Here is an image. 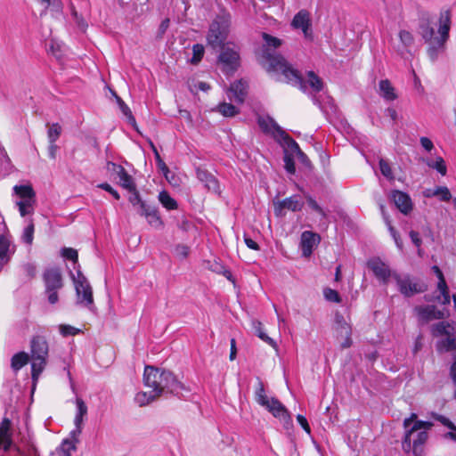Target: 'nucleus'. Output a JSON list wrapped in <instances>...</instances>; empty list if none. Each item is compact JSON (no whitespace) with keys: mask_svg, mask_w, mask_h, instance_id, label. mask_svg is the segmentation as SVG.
Instances as JSON below:
<instances>
[{"mask_svg":"<svg viewBox=\"0 0 456 456\" xmlns=\"http://www.w3.org/2000/svg\"><path fill=\"white\" fill-rule=\"evenodd\" d=\"M264 44L256 53L258 63L268 73L283 77L287 83L305 86L301 72L296 69L277 49L282 40L266 32L262 33Z\"/></svg>","mask_w":456,"mask_h":456,"instance_id":"f257e3e1","label":"nucleus"},{"mask_svg":"<svg viewBox=\"0 0 456 456\" xmlns=\"http://www.w3.org/2000/svg\"><path fill=\"white\" fill-rule=\"evenodd\" d=\"M143 382L144 386L153 389L159 397L166 394L179 395L184 389L183 385L171 371L153 366L145 367Z\"/></svg>","mask_w":456,"mask_h":456,"instance_id":"f03ea898","label":"nucleus"},{"mask_svg":"<svg viewBox=\"0 0 456 456\" xmlns=\"http://www.w3.org/2000/svg\"><path fill=\"white\" fill-rule=\"evenodd\" d=\"M451 23V12L449 10L441 11L438 27L439 37L427 42L428 44L427 54L433 62L436 61L445 53Z\"/></svg>","mask_w":456,"mask_h":456,"instance_id":"7ed1b4c3","label":"nucleus"},{"mask_svg":"<svg viewBox=\"0 0 456 456\" xmlns=\"http://www.w3.org/2000/svg\"><path fill=\"white\" fill-rule=\"evenodd\" d=\"M231 17L229 14L217 15L209 24L207 33V44L213 50L224 46L226 44L230 33Z\"/></svg>","mask_w":456,"mask_h":456,"instance_id":"20e7f679","label":"nucleus"},{"mask_svg":"<svg viewBox=\"0 0 456 456\" xmlns=\"http://www.w3.org/2000/svg\"><path fill=\"white\" fill-rule=\"evenodd\" d=\"M31 376L34 382L44 370L48 357V344L42 337H35L30 343Z\"/></svg>","mask_w":456,"mask_h":456,"instance_id":"39448f33","label":"nucleus"},{"mask_svg":"<svg viewBox=\"0 0 456 456\" xmlns=\"http://www.w3.org/2000/svg\"><path fill=\"white\" fill-rule=\"evenodd\" d=\"M256 401L270 411L273 417L280 419L285 425H291L292 419L285 406L276 398H269L262 381L258 380V387L256 390Z\"/></svg>","mask_w":456,"mask_h":456,"instance_id":"423d86ee","label":"nucleus"},{"mask_svg":"<svg viewBox=\"0 0 456 456\" xmlns=\"http://www.w3.org/2000/svg\"><path fill=\"white\" fill-rule=\"evenodd\" d=\"M217 50L220 51L217 61L222 70L226 74L234 73L240 65L239 48L234 44L228 42Z\"/></svg>","mask_w":456,"mask_h":456,"instance_id":"0eeeda50","label":"nucleus"},{"mask_svg":"<svg viewBox=\"0 0 456 456\" xmlns=\"http://www.w3.org/2000/svg\"><path fill=\"white\" fill-rule=\"evenodd\" d=\"M75 284L77 304L82 305L90 310L94 308L93 289L80 270H77V275H72Z\"/></svg>","mask_w":456,"mask_h":456,"instance_id":"6e6552de","label":"nucleus"},{"mask_svg":"<svg viewBox=\"0 0 456 456\" xmlns=\"http://www.w3.org/2000/svg\"><path fill=\"white\" fill-rule=\"evenodd\" d=\"M313 102L323 112L336 111V105L333 98L328 94L326 87H300Z\"/></svg>","mask_w":456,"mask_h":456,"instance_id":"1a4fd4ad","label":"nucleus"},{"mask_svg":"<svg viewBox=\"0 0 456 456\" xmlns=\"http://www.w3.org/2000/svg\"><path fill=\"white\" fill-rule=\"evenodd\" d=\"M14 193L20 198L16 201L19 212L21 216L30 215L34 211L35 192L29 185H15Z\"/></svg>","mask_w":456,"mask_h":456,"instance_id":"9d476101","label":"nucleus"},{"mask_svg":"<svg viewBox=\"0 0 456 456\" xmlns=\"http://www.w3.org/2000/svg\"><path fill=\"white\" fill-rule=\"evenodd\" d=\"M393 278L395 281L399 291L404 297H411L415 294L424 292L427 286L418 282H414L409 274L401 275L395 272L393 273Z\"/></svg>","mask_w":456,"mask_h":456,"instance_id":"9b49d317","label":"nucleus"},{"mask_svg":"<svg viewBox=\"0 0 456 456\" xmlns=\"http://www.w3.org/2000/svg\"><path fill=\"white\" fill-rule=\"evenodd\" d=\"M257 124L261 130L272 135L275 140H282L285 143L290 136L269 116H258Z\"/></svg>","mask_w":456,"mask_h":456,"instance_id":"f8f14e48","label":"nucleus"},{"mask_svg":"<svg viewBox=\"0 0 456 456\" xmlns=\"http://www.w3.org/2000/svg\"><path fill=\"white\" fill-rule=\"evenodd\" d=\"M367 266L370 269L375 277L383 284H387L390 277H393L392 271L389 266L380 260L379 257H374L367 262Z\"/></svg>","mask_w":456,"mask_h":456,"instance_id":"ddd939ff","label":"nucleus"},{"mask_svg":"<svg viewBox=\"0 0 456 456\" xmlns=\"http://www.w3.org/2000/svg\"><path fill=\"white\" fill-rule=\"evenodd\" d=\"M303 207L304 202L302 201L300 196L293 195L282 200L274 202V213L277 216H281L284 215L285 209L297 212L300 211Z\"/></svg>","mask_w":456,"mask_h":456,"instance_id":"4468645a","label":"nucleus"},{"mask_svg":"<svg viewBox=\"0 0 456 456\" xmlns=\"http://www.w3.org/2000/svg\"><path fill=\"white\" fill-rule=\"evenodd\" d=\"M433 423L431 421L425 420H416L415 423L411 426V429L408 430L407 433L403 435V438L402 441V449L404 452L409 453L411 450V436L415 434V432L419 430H428L431 429L433 427Z\"/></svg>","mask_w":456,"mask_h":456,"instance_id":"2eb2a0df","label":"nucleus"},{"mask_svg":"<svg viewBox=\"0 0 456 456\" xmlns=\"http://www.w3.org/2000/svg\"><path fill=\"white\" fill-rule=\"evenodd\" d=\"M291 25L295 28H300L305 37L312 39V29H311V20L310 13L308 11L303 9L300 10L293 18Z\"/></svg>","mask_w":456,"mask_h":456,"instance_id":"dca6fc26","label":"nucleus"},{"mask_svg":"<svg viewBox=\"0 0 456 456\" xmlns=\"http://www.w3.org/2000/svg\"><path fill=\"white\" fill-rule=\"evenodd\" d=\"M321 240V237L313 232L305 231L301 234L300 248L302 255L308 257L312 255L314 247H316Z\"/></svg>","mask_w":456,"mask_h":456,"instance_id":"f3484780","label":"nucleus"},{"mask_svg":"<svg viewBox=\"0 0 456 456\" xmlns=\"http://www.w3.org/2000/svg\"><path fill=\"white\" fill-rule=\"evenodd\" d=\"M419 320L422 322H428L432 320H441L444 318V313L438 310L435 305L416 306L414 308Z\"/></svg>","mask_w":456,"mask_h":456,"instance_id":"a211bd4d","label":"nucleus"},{"mask_svg":"<svg viewBox=\"0 0 456 456\" xmlns=\"http://www.w3.org/2000/svg\"><path fill=\"white\" fill-rule=\"evenodd\" d=\"M418 33L421 36L425 42L430 41L435 38V29L432 26V20L429 13L423 12L419 16L418 24Z\"/></svg>","mask_w":456,"mask_h":456,"instance_id":"6ab92c4d","label":"nucleus"},{"mask_svg":"<svg viewBox=\"0 0 456 456\" xmlns=\"http://www.w3.org/2000/svg\"><path fill=\"white\" fill-rule=\"evenodd\" d=\"M15 252V246L11 240L5 236H0V272L5 265L9 263L12 256Z\"/></svg>","mask_w":456,"mask_h":456,"instance_id":"aec40b11","label":"nucleus"},{"mask_svg":"<svg viewBox=\"0 0 456 456\" xmlns=\"http://www.w3.org/2000/svg\"><path fill=\"white\" fill-rule=\"evenodd\" d=\"M432 270L438 278L437 289L439 290L440 295L436 297V300L443 305H449L451 297L444 276L437 265H434Z\"/></svg>","mask_w":456,"mask_h":456,"instance_id":"412c9836","label":"nucleus"},{"mask_svg":"<svg viewBox=\"0 0 456 456\" xmlns=\"http://www.w3.org/2000/svg\"><path fill=\"white\" fill-rule=\"evenodd\" d=\"M391 198L396 208L404 215L409 214L412 210V202L410 196L398 190L391 191Z\"/></svg>","mask_w":456,"mask_h":456,"instance_id":"4be33fe9","label":"nucleus"},{"mask_svg":"<svg viewBox=\"0 0 456 456\" xmlns=\"http://www.w3.org/2000/svg\"><path fill=\"white\" fill-rule=\"evenodd\" d=\"M109 167H111L112 171H114L118 177L119 178V184L126 189L127 191H133L134 190L135 184L133 181V178L126 171V169L118 164H116L114 162H108Z\"/></svg>","mask_w":456,"mask_h":456,"instance_id":"5701e85b","label":"nucleus"},{"mask_svg":"<svg viewBox=\"0 0 456 456\" xmlns=\"http://www.w3.org/2000/svg\"><path fill=\"white\" fill-rule=\"evenodd\" d=\"M45 289H60L62 287L61 273L58 268H50L44 273Z\"/></svg>","mask_w":456,"mask_h":456,"instance_id":"b1692460","label":"nucleus"},{"mask_svg":"<svg viewBox=\"0 0 456 456\" xmlns=\"http://www.w3.org/2000/svg\"><path fill=\"white\" fill-rule=\"evenodd\" d=\"M400 44L394 46L398 54L403 57L406 53H410V48L414 44V37L412 34L405 29H401L398 33Z\"/></svg>","mask_w":456,"mask_h":456,"instance_id":"393cba45","label":"nucleus"},{"mask_svg":"<svg viewBox=\"0 0 456 456\" xmlns=\"http://www.w3.org/2000/svg\"><path fill=\"white\" fill-rule=\"evenodd\" d=\"M12 444V431H11V420L7 418H4L0 423V447L4 452L10 450Z\"/></svg>","mask_w":456,"mask_h":456,"instance_id":"a878e982","label":"nucleus"},{"mask_svg":"<svg viewBox=\"0 0 456 456\" xmlns=\"http://www.w3.org/2000/svg\"><path fill=\"white\" fill-rule=\"evenodd\" d=\"M197 178L204 184V186L214 192L219 191V183L217 179L208 171L197 168L196 170Z\"/></svg>","mask_w":456,"mask_h":456,"instance_id":"bb28decb","label":"nucleus"},{"mask_svg":"<svg viewBox=\"0 0 456 456\" xmlns=\"http://www.w3.org/2000/svg\"><path fill=\"white\" fill-rule=\"evenodd\" d=\"M138 213L141 216H145L150 225L155 228L162 226L163 223L158 215V211L155 207H151L150 205H142V211H138Z\"/></svg>","mask_w":456,"mask_h":456,"instance_id":"cd10ccee","label":"nucleus"},{"mask_svg":"<svg viewBox=\"0 0 456 456\" xmlns=\"http://www.w3.org/2000/svg\"><path fill=\"white\" fill-rule=\"evenodd\" d=\"M248 87H226L227 98L236 104H242L248 95Z\"/></svg>","mask_w":456,"mask_h":456,"instance_id":"c85d7f7f","label":"nucleus"},{"mask_svg":"<svg viewBox=\"0 0 456 456\" xmlns=\"http://www.w3.org/2000/svg\"><path fill=\"white\" fill-rule=\"evenodd\" d=\"M416 433V436L414 438H412V436H411V450L413 454L415 456H419L420 452H419V448L422 446L428 438V434L425 430H419Z\"/></svg>","mask_w":456,"mask_h":456,"instance_id":"c756f323","label":"nucleus"},{"mask_svg":"<svg viewBox=\"0 0 456 456\" xmlns=\"http://www.w3.org/2000/svg\"><path fill=\"white\" fill-rule=\"evenodd\" d=\"M108 89H109V92L110 93V94L115 98L123 115L127 118L128 122L130 124H134L135 118L133 116L130 108L125 103V102L122 100V98L118 95V94L112 89V87H108Z\"/></svg>","mask_w":456,"mask_h":456,"instance_id":"7c9ffc66","label":"nucleus"},{"mask_svg":"<svg viewBox=\"0 0 456 456\" xmlns=\"http://www.w3.org/2000/svg\"><path fill=\"white\" fill-rule=\"evenodd\" d=\"M77 411L74 418V424L82 425L87 416V406L80 397L76 399Z\"/></svg>","mask_w":456,"mask_h":456,"instance_id":"2f4dec72","label":"nucleus"},{"mask_svg":"<svg viewBox=\"0 0 456 456\" xmlns=\"http://www.w3.org/2000/svg\"><path fill=\"white\" fill-rule=\"evenodd\" d=\"M252 324L255 334L261 340L267 343L273 348L277 347L276 342L265 332L262 322H260L259 321H253Z\"/></svg>","mask_w":456,"mask_h":456,"instance_id":"473e14b6","label":"nucleus"},{"mask_svg":"<svg viewBox=\"0 0 456 456\" xmlns=\"http://www.w3.org/2000/svg\"><path fill=\"white\" fill-rule=\"evenodd\" d=\"M158 394H156L153 389L151 392L141 391L135 395L134 402L140 406H145L153 402L158 398Z\"/></svg>","mask_w":456,"mask_h":456,"instance_id":"72a5a7b5","label":"nucleus"},{"mask_svg":"<svg viewBox=\"0 0 456 456\" xmlns=\"http://www.w3.org/2000/svg\"><path fill=\"white\" fill-rule=\"evenodd\" d=\"M76 450V444L70 439H64L61 445L56 448L53 455L56 456H71L72 452Z\"/></svg>","mask_w":456,"mask_h":456,"instance_id":"f704fd0d","label":"nucleus"},{"mask_svg":"<svg viewBox=\"0 0 456 456\" xmlns=\"http://www.w3.org/2000/svg\"><path fill=\"white\" fill-rule=\"evenodd\" d=\"M285 145L288 147V149L295 153L298 159L305 165H308L310 163L307 156L301 151L299 145L297 142L290 137L286 142Z\"/></svg>","mask_w":456,"mask_h":456,"instance_id":"c9c22d12","label":"nucleus"},{"mask_svg":"<svg viewBox=\"0 0 456 456\" xmlns=\"http://www.w3.org/2000/svg\"><path fill=\"white\" fill-rule=\"evenodd\" d=\"M454 328L446 322H439L435 323L431 327V333L434 337H439L444 335H450L451 331H453Z\"/></svg>","mask_w":456,"mask_h":456,"instance_id":"e433bc0d","label":"nucleus"},{"mask_svg":"<svg viewBox=\"0 0 456 456\" xmlns=\"http://www.w3.org/2000/svg\"><path fill=\"white\" fill-rule=\"evenodd\" d=\"M423 161L426 163L427 166L429 167L436 169L438 173H440L442 175H445L447 172V167L445 165V162L444 159L440 156H437L436 159H423Z\"/></svg>","mask_w":456,"mask_h":456,"instance_id":"4c0bfd02","label":"nucleus"},{"mask_svg":"<svg viewBox=\"0 0 456 456\" xmlns=\"http://www.w3.org/2000/svg\"><path fill=\"white\" fill-rule=\"evenodd\" d=\"M28 360H29V356L27 353L20 352L18 354H15L12 357L11 366L14 371H18L24 365H26L28 363Z\"/></svg>","mask_w":456,"mask_h":456,"instance_id":"58836bf2","label":"nucleus"},{"mask_svg":"<svg viewBox=\"0 0 456 456\" xmlns=\"http://www.w3.org/2000/svg\"><path fill=\"white\" fill-rule=\"evenodd\" d=\"M159 200L164 208L167 210H174L177 208V202L173 199L166 191H162L159 194Z\"/></svg>","mask_w":456,"mask_h":456,"instance_id":"ea45409f","label":"nucleus"},{"mask_svg":"<svg viewBox=\"0 0 456 456\" xmlns=\"http://www.w3.org/2000/svg\"><path fill=\"white\" fill-rule=\"evenodd\" d=\"M218 112L224 117L232 118L239 114V109L232 103L222 102L216 107Z\"/></svg>","mask_w":456,"mask_h":456,"instance_id":"a19ab883","label":"nucleus"},{"mask_svg":"<svg viewBox=\"0 0 456 456\" xmlns=\"http://www.w3.org/2000/svg\"><path fill=\"white\" fill-rule=\"evenodd\" d=\"M69 9H70L71 16H72L73 20H75L78 28L81 29L82 31H85L88 25H87V22L86 21V20L84 19V17L82 16V14H79L77 12V11L73 4H71L69 5Z\"/></svg>","mask_w":456,"mask_h":456,"instance_id":"79ce46f5","label":"nucleus"},{"mask_svg":"<svg viewBox=\"0 0 456 456\" xmlns=\"http://www.w3.org/2000/svg\"><path fill=\"white\" fill-rule=\"evenodd\" d=\"M380 209L382 211V214L384 216V218H385V221H386V224L388 227V230L390 232V234L391 236L393 237L397 248L399 249H402L403 248V241L402 240L400 239V236L399 234L397 233V232L395 231V229L393 227V225L391 224V222L389 221L388 217H387L385 216V213H384V206L383 205H380Z\"/></svg>","mask_w":456,"mask_h":456,"instance_id":"37998d69","label":"nucleus"},{"mask_svg":"<svg viewBox=\"0 0 456 456\" xmlns=\"http://www.w3.org/2000/svg\"><path fill=\"white\" fill-rule=\"evenodd\" d=\"M205 48L201 44H195L192 46V57L190 60L191 64H198L203 58Z\"/></svg>","mask_w":456,"mask_h":456,"instance_id":"c03bdc74","label":"nucleus"},{"mask_svg":"<svg viewBox=\"0 0 456 456\" xmlns=\"http://www.w3.org/2000/svg\"><path fill=\"white\" fill-rule=\"evenodd\" d=\"M377 93L387 102L394 101L397 97L395 87H378Z\"/></svg>","mask_w":456,"mask_h":456,"instance_id":"a18cd8bd","label":"nucleus"},{"mask_svg":"<svg viewBox=\"0 0 456 456\" xmlns=\"http://www.w3.org/2000/svg\"><path fill=\"white\" fill-rule=\"evenodd\" d=\"M34 239V224L30 221L29 224L24 228L21 240L26 244H32Z\"/></svg>","mask_w":456,"mask_h":456,"instance_id":"49530a36","label":"nucleus"},{"mask_svg":"<svg viewBox=\"0 0 456 456\" xmlns=\"http://www.w3.org/2000/svg\"><path fill=\"white\" fill-rule=\"evenodd\" d=\"M61 133V127L58 123L53 124L47 133L49 142H56Z\"/></svg>","mask_w":456,"mask_h":456,"instance_id":"de8ad7c7","label":"nucleus"},{"mask_svg":"<svg viewBox=\"0 0 456 456\" xmlns=\"http://www.w3.org/2000/svg\"><path fill=\"white\" fill-rule=\"evenodd\" d=\"M306 201L308 206L319 215H321L323 218L327 217V213L324 209L316 202V200L309 194L305 195Z\"/></svg>","mask_w":456,"mask_h":456,"instance_id":"09e8293b","label":"nucleus"},{"mask_svg":"<svg viewBox=\"0 0 456 456\" xmlns=\"http://www.w3.org/2000/svg\"><path fill=\"white\" fill-rule=\"evenodd\" d=\"M131 192V195L128 198L129 202L134 206H139L138 211H142V206L147 205L140 197L139 192L136 190V187H134V190L129 191Z\"/></svg>","mask_w":456,"mask_h":456,"instance_id":"8fccbe9b","label":"nucleus"},{"mask_svg":"<svg viewBox=\"0 0 456 456\" xmlns=\"http://www.w3.org/2000/svg\"><path fill=\"white\" fill-rule=\"evenodd\" d=\"M340 329H341V331H340L341 334L346 336V339L342 343V347L343 348H347L352 344V340H351V338H350V336H351V328L346 322H343L340 325Z\"/></svg>","mask_w":456,"mask_h":456,"instance_id":"3c124183","label":"nucleus"},{"mask_svg":"<svg viewBox=\"0 0 456 456\" xmlns=\"http://www.w3.org/2000/svg\"><path fill=\"white\" fill-rule=\"evenodd\" d=\"M447 337L439 342V347L445 351H451L456 349V339L455 338L446 335Z\"/></svg>","mask_w":456,"mask_h":456,"instance_id":"603ef678","label":"nucleus"},{"mask_svg":"<svg viewBox=\"0 0 456 456\" xmlns=\"http://www.w3.org/2000/svg\"><path fill=\"white\" fill-rule=\"evenodd\" d=\"M323 295L326 300L334 303H340L341 297L337 290L330 288H326L323 290Z\"/></svg>","mask_w":456,"mask_h":456,"instance_id":"864d4df0","label":"nucleus"},{"mask_svg":"<svg viewBox=\"0 0 456 456\" xmlns=\"http://www.w3.org/2000/svg\"><path fill=\"white\" fill-rule=\"evenodd\" d=\"M379 169L381 174L388 180H394L393 172L388 162L381 159L379 160Z\"/></svg>","mask_w":456,"mask_h":456,"instance_id":"5fc2aeb1","label":"nucleus"},{"mask_svg":"<svg viewBox=\"0 0 456 456\" xmlns=\"http://www.w3.org/2000/svg\"><path fill=\"white\" fill-rule=\"evenodd\" d=\"M435 191H437L436 197H438L442 201H449L452 199L450 190L446 186H437L435 188Z\"/></svg>","mask_w":456,"mask_h":456,"instance_id":"6e6d98bb","label":"nucleus"},{"mask_svg":"<svg viewBox=\"0 0 456 456\" xmlns=\"http://www.w3.org/2000/svg\"><path fill=\"white\" fill-rule=\"evenodd\" d=\"M61 256L66 259L73 261L74 264H77L78 254L76 249L71 248H63L61 250Z\"/></svg>","mask_w":456,"mask_h":456,"instance_id":"4d7b16f0","label":"nucleus"},{"mask_svg":"<svg viewBox=\"0 0 456 456\" xmlns=\"http://www.w3.org/2000/svg\"><path fill=\"white\" fill-rule=\"evenodd\" d=\"M308 86H323L322 78L313 70L306 72Z\"/></svg>","mask_w":456,"mask_h":456,"instance_id":"13d9d810","label":"nucleus"},{"mask_svg":"<svg viewBox=\"0 0 456 456\" xmlns=\"http://www.w3.org/2000/svg\"><path fill=\"white\" fill-rule=\"evenodd\" d=\"M79 331L80 330L70 325L62 324L60 326V332L64 337L77 335Z\"/></svg>","mask_w":456,"mask_h":456,"instance_id":"bf43d9fd","label":"nucleus"},{"mask_svg":"<svg viewBox=\"0 0 456 456\" xmlns=\"http://www.w3.org/2000/svg\"><path fill=\"white\" fill-rule=\"evenodd\" d=\"M432 416L435 419H436L448 428L456 429V426L448 418L437 413H432Z\"/></svg>","mask_w":456,"mask_h":456,"instance_id":"052dcab7","label":"nucleus"},{"mask_svg":"<svg viewBox=\"0 0 456 456\" xmlns=\"http://www.w3.org/2000/svg\"><path fill=\"white\" fill-rule=\"evenodd\" d=\"M418 419V415L414 412L411 413V415L408 418H405L403 422V427L404 428V434L408 432L409 429H411V426L415 423Z\"/></svg>","mask_w":456,"mask_h":456,"instance_id":"680f3d73","label":"nucleus"},{"mask_svg":"<svg viewBox=\"0 0 456 456\" xmlns=\"http://www.w3.org/2000/svg\"><path fill=\"white\" fill-rule=\"evenodd\" d=\"M189 251V247L183 244H179L175 248V255L182 259L186 258L188 256Z\"/></svg>","mask_w":456,"mask_h":456,"instance_id":"e2e57ef3","label":"nucleus"},{"mask_svg":"<svg viewBox=\"0 0 456 456\" xmlns=\"http://www.w3.org/2000/svg\"><path fill=\"white\" fill-rule=\"evenodd\" d=\"M74 425H75V428L69 433V437L68 439H70L71 441H74L75 444H77L79 441L78 437H79L80 434L82 433L83 426L77 425V424H74Z\"/></svg>","mask_w":456,"mask_h":456,"instance_id":"0e129e2a","label":"nucleus"},{"mask_svg":"<svg viewBox=\"0 0 456 456\" xmlns=\"http://www.w3.org/2000/svg\"><path fill=\"white\" fill-rule=\"evenodd\" d=\"M284 165H285V169L287 170L288 173H289V174L295 173L296 168H295V163H294L292 157L286 154L284 156Z\"/></svg>","mask_w":456,"mask_h":456,"instance_id":"69168bd1","label":"nucleus"},{"mask_svg":"<svg viewBox=\"0 0 456 456\" xmlns=\"http://www.w3.org/2000/svg\"><path fill=\"white\" fill-rule=\"evenodd\" d=\"M40 2L45 4V10L49 8L50 6H53L54 10L57 12L61 9V3L60 0H40ZM45 11H44L45 12Z\"/></svg>","mask_w":456,"mask_h":456,"instance_id":"338daca9","label":"nucleus"},{"mask_svg":"<svg viewBox=\"0 0 456 456\" xmlns=\"http://www.w3.org/2000/svg\"><path fill=\"white\" fill-rule=\"evenodd\" d=\"M99 187L101 189L108 191L109 193H110L116 200L120 199L119 193L114 188H112L110 184H109L107 183H103L99 184Z\"/></svg>","mask_w":456,"mask_h":456,"instance_id":"774afa93","label":"nucleus"}]
</instances>
